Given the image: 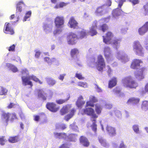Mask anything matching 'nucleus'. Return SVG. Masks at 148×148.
<instances>
[{
	"label": "nucleus",
	"mask_w": 148,
	"mask_h": 148,
	"mask_svg": "<svg viewBox=\"0 0 148 148\" xmlns=\"http://www.w3.org/2000/svg\"><path fill=\"white\" fill-rule=\"evenodd\" d=\"M148 31V21L146 22L138 30L139 34L140 36H143Z\"/></svg>",
	"instance_id": "nucleus-18"
},
{
	"label": "nucleus",
	"mask_w": 148,
	"mask_h": 148,
	"mask_svg": "<svg viewBox=\"0 0 148 148\" xmlns=\"http://www.w3.org/2000/svg\"><path fill=\"white\" fill-rule=\"evenodd\" d=\"M78 24L74 17H72L70 18L68 25L71 28L75 29L77 27Z\"/></svg>",
	"instance_id": "nucleus-23"
},
{
	"label": "nucleus",
	"mask_w": 148,
	"mask_h": 148,
	"mask_svg": "<svg viewBox=\"0 0 148 148\" xmlns=\"http://www.w3.org/2000/svg\"><path fill=\"white\" fill-rule=\"evenodd\" d=\"M46 80L47 83L50 86H53L56 83V81L51 77H47L46 78Z\"/></svg>",
	"instance_id": "nucleus-31"
},
{
	"label": "nucleus",
	"mask_w": 148,
	"mask_h": 148,
	"mask_svg": "<svg viewBox=\"0 0 148 148\" xmlns=\"http://www.w3.org/2000/svg\"><path fill=\"white\" fill-rule=\"evenodd\" d=\"M25 5L23 1H20L16 5L17 12H21L22 11V6H25Z\"/></svg>",
	"instance_id": "nucleus-33"
},
{
	"label": "nucleus",
	"mask_w": 148,
	"mask_h": 148,
	"mask_svg": "<svg viewBox=\"0 0 148 148\" xmlns=\"http://www.w3.org/2000/svg\"><path fill=\"white\" fill-rule=\"evenodd\" d=\"M113 37L112 33L111 32H108L106 34V36H103V41L106 44H109L112 40Z\"/></svg>",
	"instance_id": "nucleus-20"
},
{
	"label": "nucleus",
	"mask_w": 148,
	"mask_h": 148,
	"mask_svg": "<svg viewBox=\"0 0 148 148\" xmlns=\"http://www.w3.org/2000/svg\"><path fill=\"white\" fill-rule=\"evenodd\" d=\"M4 137L3 136L1 137H0V145H3L5 144V140Z\"/></svg>",
	"instance_id": "nucleus-58"
},
{
	"label": "nucleus",
	"mask_w": 148,
	"mask_h": 148,
	"mask_svg": "<svg viewBox=\"0 0 148 148\" xmlns=\"http://www.w3.org/2000/svg\"><path fill=\"white\" fill-rule=\"evenodd\" d=\"M6 66L13 72H16L18 71L16 67L10 63H7Z\"/></svg>",
	"instance_id": "nucleus-32"
},
{
	"label": "nucleus",
	"mask_w": 148,
	"mask_h": 148,
	"mask_svg": "<svg viewBox=\"0 0 148 148\" xmlns=\"http://www.w3.org/2000/svg\"><path fill=\"white\" fill-rule=\"evenodd\" d=\"M65 73L60 74L58 77V78L61 81H63L64 78V77L66 75Z\"/></svg>",
	"instance_id": "nucleus-60"
},
{
	"label": "nucleus",
	"mask_w": 148,
	"mask_h": 148,
	"mask_svg": "<svg viewBox=\"0 0 148 148\" xmlns=\"http://www.w3.org/2000/svg\"><path fill=\"white\" fill-rule=\"evenodd\" d=\"M132 47L133 51L136 55L142 57L144 56L145 50L139 41H134L133 43Z\"/></svg>",
	"instance_id": "nucleus-4"
},
{
	"label": "nucleus",
	"mask_w": 148,
	"mask_h": 148,
	"mask_svg": "<svg viewBox=\"0 0 148 148\" xmlns=\"http://www.w3.org/2000/svg\"><path fill=\"white\" fill-rule=\"evenodd\" d=\"M123 84L125 87L130 88H135L138 86V84L131 76L123 78L122 79Z\"/></svg>",
	"instance_id": "nucleus-6"
},
{
	"label": "nucleus",
	"mask_w": 148,
	"mask_h": 148,
	"mask_svg": "<svg viewBox=\"0 0 148 148\" xmlns=\"http://www.w3.org/2000/svg\"><path fill=\"white\" fill-rule=\"evenodd\" d=\"M80 140V143L85 146L87 147L89 145V142L87 139L84 136L81 137Z\"/></svg>",
	"instance_id": "nucleus-29"
},
{
	"label": "nucleus",
	"mask_w": 148,
	"mask_h": 148,
	"mask_svg": "<svg viewBox=\"0 0 148 148\" xmlns=\"http://www.w3.org/2000/svg\"><path fill=\"white\" fill-rule=\"evenodd\" d=\"M121 41V39H120L114 38L110 41L109 44H111L114 48L117 49L120 47Z\"/></svg>",
	"instance_id": "nucleus-21"
},
{
	"label": "nucleus",
	"mask_w": 148,
	"mask_h": 148,
	"mask_svg": "<svg viewBox=\"0 0 148 148\" xmlns=\"http://www.w3.org/2000/svg\"><path fill=\"white\" fill-rule=\"evenodd\" d=\"M92 124L91 125V127L92 130L94 132L95 134H96L97 131V125L96 124V119L92 121Z\"/></svg>",
	"instance_id": "nucleus-37"
},
{
	"label": "nucleus",
	"mask_w": 148,
	"mask_h": 148,
	"mask_svg": "<svg viewBox=\"0 0 148 148\" xmlns=\"http://www.w3.org/2000/svg\"><path fill=\"white\" fill-rule=\"evenodd\" d=\"M128 28L126 27H122L121 29V32L122 34H125L127 32Z\"/></svg>",
	"instance_id": "nucleus-53"
},
{
	"label": "nucleus",
	"mask_w": 148,
	"mask_h": 148,
	"mask_svg": "<svg viewBox=\"0 0 148 148\" xmlns=\"http://www.w3.org/2000/svg\"><path fill=\"white\" fill-rule=\"evenodd\" d=\"M97 98L95 97L90 96L89 97V101L87 102L86 106V107L89 106L93 107L94 106L93 103L97 102Z\"/></svg>",
	"instance_id": "nucleus-24"
},
{
	"label": "nucleus",
	"mask_w": 148,
	"mask_h": 148,
	"mask_svg": "<svg viewBox=\"0 0 148 148\" xmlns=\"http://www.w3.org/2000/svg\"><path fill=\"white\" fill-rule=\"evenodd\" d=\"M105 106L106 108L107 109H110L112 108V105L110 103H106Z\"/></svg>",
	"instance_id": "nucleus-62"
},
{
	"label": "nucleus",
	"mask_w": 148,
	"mask_h": 148,
	"mask_svg": "<svg viewBox=\"0 0 148 148\" xmlns=\"http://www.w3.org/2000/svg\"><path fill=\"white\" fill-rule=\"evenodd\" d=\"M143 14L145 16L148 15V1L143 6Z\"/></svg>",
	"instance_id": "nucleus-44"
},
{
	"label": "nucleus",
	"mask_w": 148,
	"mask_h": 148,
	"mask_svg": "<svg viewBox=\"0 0 148 148\" xmlns=\"http://www.w3.org/2000/svg\"><path fill=\"white\" fill-rule=\"evenodd\" d=\"M143 61L139 59H135L132 61L131 65V68L133 69H137L141 67L140 64L142 63Z\"/></svg>",
	"instance_id": "nucleus-17"
},
{
	"label": "nucleus",
	"mask_w": 148,
	"mask_h": 148,
	"mask_svg": "<svg viewBox=\"0 0 148 148\" xmlns=\"http://www.w3.org/2000/svg\"><path fill=\"white\" fill-rule=\"evenodd\" d=\"M132 128L136 133L138 134L140 133L138 125L136 124L132 126Z\"/></svg>",
	"instance_id": "nucleus-46"
},
{
	"label": "nucleus",
	"mask_w": 148,
	"mask_h": 148,
	"mask_svg": "<svg viewBox=\"0 0 148 148\" xmlns=\"http://www.w3.org/2000/svg\"><path fill=\"white\" fill-rule=\"evenodd\" d=\"M109 11V8L105 5H103L97 8L95 14L97 16H102L107 13Z\"/></svg>",
	"instance_id": "nucleus-8"
},
{
	"label": "nucleus",
	"mask_w": 148,
	"mask_h": 148,
	"mask_svg": "<svg viewBox=\"0 0 148 148\" xmlns=\"http://www.w3.org/2000/svg\"><path fill=\"white\" fill-rule=\"evenodd\" d=\"M62 28H57L53 32V34L54 36H56L58 34H59L62 32Z\"/></svg>",
	"instance_id": "nucleus-51"
},
{
	"label": "nucleus",
	"mask_w": 148,
	"mask_h": 148,
	"mask_svg": "<svg viewBox=\"0 0 148 148\" xmlns=\"http://www.w3.org/2000/svg\"><path fill=\"white\" fill-rule=\"evenodd\" d=\"M32 14V12L31 11H29L27 12L24 17L23 21V22H25L27 20L29 21V19H28L31 16Z\"/></svg>",
	"instance_id": "nucleus-40"
},
{
	"label": "nucleus",
	"mask_w": 148,
	"mask_h": 148,
	"mask_svg": "<svg viewBox=\"0 0 148 148\" xmlns=\"http://www.w3.org/2000/svg\"><path fill=\"white\" fill-rule=\"evenodd\" d=\"M145 69L144 67H142L137 71L135 73V76L138 80H141L144 78L143 72Z\"/></svg>",
	"instance_id": "nucleus-19"
},
{
	"label": "nucleus",
	"mask_w": 148,
	"mask_h": 148,
	"mask_svg": "<svg viewBox=\"0 0 148 148\" xmlns=\"http://www.w3.org/2000/svg\"><path fill=\"white\" fill-rule=\"evenodd\" d=\"M11 117V121H12L13 120L16 118V115L14 114H10L9 113H3L2 115V119L4 122L7 124L9 120V118Z\"/></svg>",
	"instance_id": "nucleus-13"
},
{
	"label": "nucleus",
	"mask_w": 148,
	"mask_h": 148,
	"mask_svg": "<svg viewBox=\"0 0 148 148\" xmlns=\"http://www.w3.org/2000/svg\"><path fill=\"white\" fill-rule=\"evenodd\" d=\"M141 108L144 111H146L148 110V101H145L142 102Z\"/></svg>",
	"instance_id": "nucleus-36"
},
{
	"label": "nucleus",
	"mask_w": 148,
	"mask_h": 148,
	"mask_svg": "<svg viewBox=\"0 0 148 148\" xmlns=\"http://www.w3.org/2000/svg\"><path fill=\"white\" fill-rule=\"evenodd\" d=\"M42 27L44 31L46 33L51 32L52 30L53 25L52 23H44Z\"/></svg>",
	"instance_id": "nucleus-25"
},
{
	"label": "nucleus",
	"mask_w": 148,
	"mask_h": 148,
	"mask_svg": "<svg viewBox=\"0 0 148 148\" xmlns=\"http://www.w3.org/2000/svg\"><path fill=\"white\" fill-rule=\"evenodd\" d=\"M45 62H47L48 64H51L52 62L56 60L55 58H53L51 59L49 57H46L44 58Z\"/></svg>",
	"instance_id": "nucleus-41"
},
{
	"label": "nucleus",
	"mask_w": 148,
	"mask_h": 148,
	"mask_svg": "<svg viewBox=\"0 0 148 148\" xmlns=\"http://www.w3.org/2000/svg\"><path fill=\"white\" fill-rule=\"evenodd\" d=\"M69 98V96L66 99H59L56 100V102L58 104H61L66 102L68 100Z\"/></svg>",
	"instance_id": "nucleus-47"
},
{
	"label": "nucleus",
	"mask_w": 148,
	"mask_h": 148,
	"mask_svg": "<svg viewBox=\"0 0 148 148\" xmlns=\"http://www.w3.org/2000/svg\"><path fill=\"white\" fill-rule=\"evenodd\" d=\"M18 140V137L17 136L10 137L9 139V141L12 143L16 142Z\"/></svg>",
	"instance_id": "nucleus-48"
},
{
	"label": "nucleus",
	"mask_w": 148,
	"mask_h": 148,
	"mask_svg": "<svg viewBox=\"0 0 148 148\" xmlns=\"http://www.w3.org/2000/svg\"><path fill=\"white\" fill-rule=\"evenodd\" d=\"M87 64L90 67H94L95 65L97 69L99 71H103L105 66V62L102 56L99 55L97 59L94 57L90 58L87 60Z\"/></svg>",
	"instance_id": "nucleus-1"
},
{
	"label": "nucleus",
	"mask_w": 148,
	"mask_h": 148,
	"mask_svg": "<svg viewBox=\"0 0 148 148\" xmlns=\"http://www.w3.org/2000/svg\"><path fill=\"white\" fill-rule=\"evenodd\" d=\"M119 148H127V147L124 145L123 142L122 141L120 145Z\"/></svg>",
	"instance_id": "nucleus-63"
},
{
	"label": "nucleus",
	"mask_w": 148,
	"mask_h": 148,
	"mask_svg": "<svg viewBox=\"0 0 148 148\" xmlns=\"http://www.w3.org/2000/svg\"><path fill=\"white\" fill-rule=\"evenodd\" d=\"M121 89L119 87L116 88L113 90V92L118 95L120 96L121 93Z\"/></svg>",
	"instance_id": "nucleus-52"
},
{
	"label": "nucleus",
	"mask_w": 148,
	"mask_h": 148,
	"mask_svg": "<svg viewBox=\"0 0 148 148\" xmlns=\"http://www.w3.org/2000/svg\"><path fill=\"white\" fill-rule=\"evenodd\" d=\"M108 28V26L105 23L103 24L102 25H101L99 27H98V29L100 30H102L103 32L107 29Z\"/></svg>",
	"instance_id": "nucleus-42"
},
{
	"label": "nucleus",
	"mask_w": 148,
	"mask_h": 148,
	"mask_svg": "<svg viewBox=\"0 0 148 148\" xmlns=\"http://www.w3.org/2000/svg\"><path fill=\"white\" fill-rule=\"evenodd\" d=\"M87 33L88 32L84 29L78 31L77 35L73 33L70 32L67 37L68 44L71 45L75 44L77 42L78 38H84L86 36Z\"/></svg>",
	"instance_id": "nucleus-3"
},
{
	"label": "nucleus",
	"mask_w": 148,
	"mask_h": 148,
	"mask_svg": "<svg viewBox=\"0 0 148 148\" xmlns=\"http://www.w3.org/2000/svg\"><path fill=\"white\" fill-rule=\"evenodd\" d=\"M114 113L116 116L119 118H121L122 116V114L121 112L119 110H116L114 111Z\"/></svg>",
	"instance_id": "nucleus-54"
},
{
	"label": "nucleus",
	"mask_w": 148,
	"mask_h": 148,
	"mask_svg": "<svg viewBox=\"0 0 148 148\" xmlns=\"http://www.w3.org/2000/svg\"><path fill=\"white\" fill-rule=\"evenodd\" d=\"M59 148H69V147L67 144H64L62 145Z\"/></svg>",
	"instance_id": "nucleus-64"
},
{
	"label": "nucleus",
	"mask_w": 148,
	"mask_h": 148,
	"mask_svg": "<svg viewBox=\"0 0 148 148\" xmlns=\"http://www.w3.org/2000/svg\"><path fill=\"white\" fill-rule=\"evenodd\" d=\"M66 3L63 2H60L59 4H57L54 7L55 9H58L60 8H62L64 6H66Z\"/></svg>",
	"instance_id": "nucleus-43"
},
{
	"label": "nucleus",
	"mask_w": 148,
	"mask_h": 148,
	"mask_svg": "<svg viewBox=\"0 0 148 148\" xmlns=\"http://www.w3.org/2000/svg\"><path fill=\"white\" fill-rule=\"evenodd\" d=\"M78 50L77 48H74L71 50V56L72 58L74 60V61L79 66H81L82 65L79 62V59L77 57V56L79 53Z\"/></svg>",
	"instance_id": "nucleus-16"
},
{
	"label": "nucleus",
	"mask_w": 148,
	"mask_h": 148,
	"mask_svg": "<svg viewBox=\"0 0 148 148\" xmlns=\"http://www.w3.org/2000/svg\"><path fill=\"white\" fill-rule=\"evenodd\" d=\"M7 92V90L5 88H2L1 91L0 92V95H5Z\"/></svg>",
	"instance_id": "nucleus-57"
},
{
	"label": "nucleus",
	"mask_w": 148,
	"mask_h": 148,
	"mask_svg": "<svg viewBox=\"0 0 148 148\" xmlns=\"http://www.w3.org/2000/svg\"><path fill=\"white\" fill-rule=\"evenodd\" d=\"M54 23L57 28H62L64 23V17L61 16H58L55 19Z\"/></svg>",
	"instance_id": "nucleus-14"
},
{
	"label": "nucleus",
	"mask_w": 148,
	"mask_h": 148,
	"mask_svg": "<svg viewBox=\"0 0 148 148\" xmlns=\"http://www.w3.org/2000/svg\"><path fill=\"white\" fill-rule=\"evenodd\" d=\"M139 101L140 99L138 98L131 97L128 100L127 103L129 104L135 105L138 104Z\"/></svg>",
	"instance_id": "nucleus-27"
},
{
	"label": "nucleus",
	"mask_w": 148,
	"mask_h": 148,
	"mask_svg": "<svg viewBox=\"0 0 148 148\" xmlns=\"http://www.w3.org/2000/svg\"><path fill=\"white\" fill-rule=\"evenodd\" d=\"M78 86L83 87L84 88H86L88 87L87 83L86 82H78L77 83Z\"/></svg>",
	"instance_id": "nucleus-50"
},
{
	"label": "nucleus",
	"mask_w": 148,
	"mask_h": 148,
	"mask_svg": "<svg viewBox=\"0 0 148 148\" xmlns=\"http://www.w3.org/2000/svg\"><path fill=\"white\" fill-rule=\"evenodd\" d=\"M103 52L104 57L108 62H109L114 59V58L112 54L111 50L109 47H105Z\"/></svg>",
	"instance_id": "nucleus-9"
},
{
	"label": "nucleus",
	"mask_w": 148,
	"mask_h": 148,
	"mask_svg": "<svg viewBox=\"0 0 148 148\" xmlns=\"http://www.w3.org/2000/svg\"><path fill=\"white\" fill-rule=\"evenodd\" d=\"M99 141L101 145L105 147H109V144L106 142V140L103 137L99 136L98 138Z\"/></svg>",
	"instance_id": "nucleus-28"
},
{
	"label": "nucleus",
	"mask_w": 148,
	"mask_h": 148,
	"mask_svg": "<svg viewBox=\"0 0 148 148\" xmlns=\"http://www.w3.org/2000/svg\"><path fill=\"white\" fill-rule=\"evenodd\" d=\"M110 18V16H109L106 18H102L99 21L101 23L102 22L106 23L108 22L109 21Z\"/></svg>",
	"instance_id": "nucleus-55"
},
{
	"label": "nucleus",
	"mask_w": 148,
	"mask_h": 148,
	"mask_svg": "<svg viewBox=\"0 0 148 148\" xmlns=\"http://www.w3.org/2000/svg\"><path fill=\"white\" fill-rule=\"evenodd\" d=\"M116 77H113L112 79L108 83L109 88H112L116 85Z\"/></svg>",
	"instance_id": "nucleus-30"
},
{
	"label": "nucleus",
	"mask_w": 148,
	"mask_h": 148,
	"mask_svg": "<svg viewBox=\"0 0 148 148\" xmlns=\"http://www.w3.org/2000/svg\"><path fill=\"white\" fill-rule=\"evenodd\" d=\"M21 72L22 74L21 78L22 83L24 85H30L31 86H32V82L30 81L31 79H32L36 82H38L40 84H42V82L36 76L33 75H29V72L27 69L25 68L22 69H21Z\"/></svg>",
	"instance_id": "nucleus-2"
},
{
	"label": "nucleus",
	"mask_w": 148,
	"mask_h": 148,
	"mask_svg": "<svg viewBox=\"0 0 148 148\" xmlns=\"http://www.w3.org/2000/svg\"><path fill=\"white\" fill-rule=\"evenodd\" d=\"M106 69H108L107 71L108 73L109 76H110L111 74V73L112 71V69H111L110 67L109 66H107L106 67Z\"/></svg>",
	"instance_id": "nucleus-59"
},
{
	"label": "nucleus",
	"mask_w": 148,
	"mask_h": 148,
	"mask_svg": "<svg viewBox=\"0 0 148 148\" xmlns=\"http://www.w3.org/2000/svg\"><path fill=\"white\" fill-rule=\"evenodd\" d=\"M54 135L56 138L72 141H75L77 136V135L76 134H71L67 136L66 134L64 133H59L56 132H54Z\"/></svg>",
	"instance_id": "nucleus-5"
},
{
	"label": "nucleus",
	"mask_w": 148,
	"mask_h": 148,
	"mask_svg": "<svg viewBox=\"0 0 148 148\" xmlns=\"http://www.w3.org/2000/svg\"><path fill=\"white\" fill-rule=\"evenodd\" d=\"M12 22L6 23H5L4 28V32L6 34L11 35L13 34L14 32L13 28L11 27Z\"/></svg>",
	"instance_id": "nucleus-15"
},
{
	"label": "nucleus",
	"mask_w": 148,
	"mask_h": 148,
	"mask_svg": "<svg viewBox=\"0 0 148 148\" xmlns=\"http://www.w3.org/2000/svg\"><path fill=\"white\" fill-rule=\"evenodd\" d=\"M95 88L96 91L98 92H101L102 91V90L100 87H99L97 85L95 84Z\"/></svg>",
	"instance_id": "nucleus-56"
},
{
	"label": "nucleus",
	"mask_w": 148,
	"mask_h": 148,
	"mask_svg": "<svg viewBox=\"0 0 148 148\" xmlns=\"http://www.w3.org/2000/svg\"><path fill=\"white\" fill-rule=\"evenodd\" d=\"M47 109L52 112H56L58 109L59 107H56V104L53 103H47L46 105Z\"/></svg>",
	"instance_id": "nucleus-22"
},
{
	"label": "nucleus",
	"mask_w": 148,
	"mask_h": 148,
	"mask_svg": "<svg viewBox=\"0 0 148 148\" xmlns=\"http://www.w3.org/2000/svg\"><path fill=\"white\" fill-rule=\"evenodd\" d=\"M100 123L101 125V129L103 131H104V127H106V130L110 136H113L115 135L116 130L114 128L107 125L102 124L101 121H100Z\"/></svg>",
	"instance_id": "nucleus-12"
},
{
	"label": "nucleus",
	"mask_w": 148,
	"mask_h": 148,
	"mask_svg": "<svg viewBox=\"0 0 148 148\" xmlns=\"http://www.w3.org/2000/svg\"><path fill=\"white\" fill-rule=\"evenodd\" d=\"M97 22L96 21H94L92 24L91 27L90 28L89 32L92 36L95 35L97 33L96 30V29L97 28Z\"/></svg>",
	"instance_id": "nucleus-26"
},
{
	"label": "nucleus",
	"mask_w": 148,
	"mask_h": 148,
	"mask_svg": "<svg viewBox=\"0 0 148 148\" xmlns=\"http://www.w3.org/2000/svg\"><path fill=\"white\" fill-rule=\"evenodd\" d=\"M126 0H118L117 3H118V8L113 10L112 12V17L115 19L118 18L119 16H120L122 13L124 12L121 9L123 3Z\"/></svg>",
	"instance_id": "nucleus-7"
},
{
	"label": "nucleus",
	"mask_w": 148,
	"mask_h": 148,
	"mask_svg": "<svg viewBox=\"0 0 148 148\" xmlns=\"http://www.w3.org/2000/svg\"><path fill=\"white\" fill-rule=\"evenodd\" d=\"M70 127L71 129H72L75 131H79L78 128L77 126L76 125L75 123H73L71 124L70 125Z\"/></svg>",
	"instance_id": "nucleus-45"
},
{
	"label": "nucleus",
	"mask_w": 148,
	"mask_h": 148,
	"mask_svg": "<svg viewBox=\"0 0 148 148\" xmlns=\"http://www.w3.org/2000/svg\"><path fill=\"white\" fill-rule=\"evenodd\" d=\"M75 110L74 108H73L69 114H68L65 117V120L67 121L74 115Z\"/></svg>",
	"instance_id": "nucleus-38"
},
{
	"label": "nucleus",
	"mask_w": 148,
	"mask_h": 148,
	"mask_svg": "<svg viewBox=\"0 0 148 148\" xmlns=\"http://www.w3.org/2000/svg\"><path fill=\"white\" fill-rule=\"evenodd\" d=\"M116 56L117 59L123 63L126 62L129 60V57L126 53L122 51H117Z\"/></svg>",
	"instance_id": "nucleus-10"
},
{
	"label": "nucleus",
	"mask_w": 148,
	"mask_h": 148,
	"mask_svg": "<svg viewBox=\"0 0 148 148\" xmlns=\"http://www.w3.org/2000/svg\"><path fill=\"white\" fill-rule=\"evenodd\" d=\"M38 96L39 97L42 98L43 100L46 99V95L43 89L39 90H38Z\"/></svg>",
	"instance_id": "nucleus-34"
},
{
	"label": "nucleus",
	"mask_w": 148,
	"mask_h": 148,
	"mask_svg": "<svg viewBox=\"0 0 148 148\" xmlns=\"http://www.w3.org/2000/svg\"><path fill=\"white\" fill-rule=\"evenodd\" d=\"M69 106H64L60 110L61 114L63 115L67 113L69 110Z\"/></svg>",
	"instance_id": "nucleus-39"
},
{
	"label": "nucleus",
	"mask_w": 148,
	"mask_h": 148,
	"mask_svg": "<svg viewBox=\"0 0 148 148\" xmlns=\"http://www.w3.org/2000/svg\"><path fill=\"white\" fill-rule=\"evenodd\" d=\"M95 110L96 111L98 114H100L102 110V107L100 105L98 104H97L95 105Z\"/></svg>",
	"instance_id": "nucleus-49"
},
{
	"label": "nucleus",
	"mask_w": 148,
	"mask_h": 148,
	"mask_svg": "<svg viewBox=\"0 0 148 148\" xmlns=\"http://www.w3.org/2000/svg\"><path fill=\"white\" fill-rule=\"evenodd\" d=\"M82 99L83 97L82 96H80L76 102V105L78 108L80 107L85 103L84 101H82Z\"/></svg>",
	"instance_id": "nucleus-35"
},
{
	"label": "nucleus",
	"mask_w": 148,
	"mask_h": 148,
	"mask_svg": "<svg viewBox=\"0 0 148 148\" xmlns=\"http://www.w3.org/2000/svg\"><path fill=\"white\" fill-rule=\"evenodd\" d=\"M82 113L84 114H86L88 115L91 116V121L94 120L97 117V116L95 114L94 110L91 108H86L83 109L82 111Z\"/></svg>",
	"instance_id": "nucleus-11"
},
{
	"label": "nucleus",
	"mask_w": 148,
	"mask_h": 148,
	"mask_svg": "<svg viewBox=\"0 0 148 148\" xmlns=\"http://www.w3.org/2000/svg\"><path fill=\"white\" fill-rule=\"evenodd\" d=\"M75 76L79 79H82L84 78V77H82V75L80 73H76Z\"/></svg>",
	"instance_id": "nucleus-61"
}]
</instances>
